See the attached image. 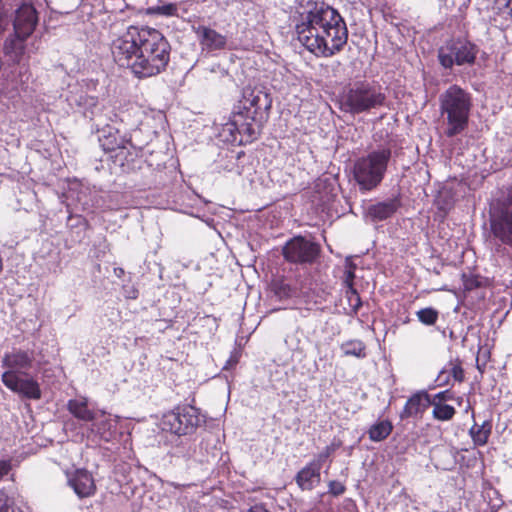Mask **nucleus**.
Wrapping results in <instances>:
<instances>
[{"mask_svg": "<svg viewBox=\"0 0 512 512\" xmlns=\"http://www.w3.org/2000/svg\"><path fill=\"white\" fill-rule=\"evenodd\" d=\"M320 246L305 237L297 236L283 247L284 258L291 263L312 264L320 254Z\"/></svg>", "mask_w": 512, "mask_h": 512, "instance_id": "9b49d317", "label": "nucleus"}, {"mask_svg": "<svg viewBox=\"0 0 512 512\" xmlns=\"http://www.w3.org/2000/svg\"><path fill=\"white\" fill-rule=\"evenodd\" d=\"M178 5L176 3H163V6H148L146 14L172 17L178 15Z\"/></svg>", "mask_w": 512, "mask_h": 512, "instance_id": "cd10ccee", "label": "nucleus"}, {"mask_svg": "<svg viewBox=\"0 0 512 512\" xmlns=\"http://www.w3.org/2000/svg\"><path fill=\"white\" fill-rule=\"evenodd\" d=\"M10 512H23L20 508L18 507H14V509H12Z\"/></svg>", "mask_w": 512, "mask_h": 512, "instance_id": "a18cd8bd", "label": "nucleus"}, {"mask_svg": "<svg viewBox=\"0 0 512 512\" xmlns=\"http://www.w3.org/2000/svg\"><path fill=\"white\" fill-rule=\"evenodd\" d=\"M478 49L473 43L465 40H456L446 43L439 49L438 58L440 64L446 68H452L454 64H473Z\"/></svg>", "mask_w": 512, "mask_h": 512, "instance_id": "1a4fd4ad", "label": "nucleus"}, {"mask_svg": "<svg viewBox=\"0 0 512 512\" xmlns=\"http://www.w3.org/2000/svg\"><path fill=\"white\" fill-rule=\"evenodd\" d=\"M393 426L390 421L383 420L375 423L368 431L370 440L380 442L386 439L392 432Z\"/></svg>", "mask_w": 512, "mask_h": 512, "instance_id": "393cba45", "label": "nucleus"}, {"mask_svg": "<svg viewBox=\"0 0 512 512\" xmlns=\"http://www.w3.org/2000/svg\"><path fill=\"white\" fill-rule=\"evenodd\" d=\"M385 99L380 86L356 82L342 94L340 108L347 113L360 114L382 106Z\"/></svg>", "mask_w": 512, "mask_h": 512, "instance_id": "423d86ee", "label": "nucleus"}, {"mask_svg": "<svg viewBox=\"0 0 512 512\" xmlns=\"http://www.w3.org/2000/svg\"><path fill=\"white\" fill-rule=\"evenodd\" d=\"M321 464L310 462L303 467L296 475V483L302 490H312L320 483Z\"/></svg>", "mask_w": 512, "mask_h": 512, "instance_id": "a211bd4d", "label": "nucleus"}, {"mask_svg": "<svg viewBox=\"0 0 512 512\" xmlns=\"http://www.w3.org/2000/svg\"><path fill=\"white\" fill-rule=\"evenodd\" d=\"M271 104L272 100L267 93L260 90H244L238 110L234 112L232 120L225 124L224 131L231 134L232 141L237 140L236 133L242 136L239 142L256 139L267 119Z\"/></svg>", "mask_w": 512, "mask_h": 512, "instance_id": "7ed1b4c3", "label": "nucleus"}, {"mask_svg": "<svg viewBox=\"0 0 512 512\" xmlns=\"http://www.w3.org/2000/svg\"><path fill=\"white\" fill-rule=\"evenodd\" d=\"M171 47L157 29L149 26H129L111 43L114 61L129 68L139 78H147L164 71L170 60Z\"/></svg>", "mask_w": 512, "mask_h": 512, "instance_id": "f257e3e1", "label": "nucleus"}, {"mask_svg": "<svg viewBox=\"0 0 512 512\" xmlns=\"http://www.w3.org/2000/svg\"><path fill=\"white\" fill-rule=\"evenodd\" d=\"M26 39L18 38L15 33L11 35L4 43L3 50L14 61L19 62L24 53V41Z\"/></svg>", "mask_w": 512, "mask_h": 512, "instance_id": "412c9836", "label": "nucleus"}, {"mask_svg": "<svg viewBox=\"0 0 512 512\" xmlns=\"http://www.w3.org/2000/svg\"><path fill=\"white\" fill-rule=\"evenodd\" d=\"M204 422L199 410L191 405L177 406L165 413L162 418V429L176 435L193 433Z\"/></svg>", "mask_w": 512, "mask_h": 512, "instance_id": "0eeeda50", "label": "nucleus"}, {"mask_svg": "<svg viewBox=\"0 0 512 512\" xmlns=\"http://www.w3.org/2000/svg\"><path fill=\"white\" fill-rule=\"evenodd\" d=\"M196 34L203 50H220L226 45V37L209 27L199 26Z\"/></svg>", "mask_w": 512, "mask_h": 512, "instance_id": "f3484780", "label": "nucleus"}, {"mask_svg": "<svg viewBox=\"0 0 512 512\" xmlns=\"http://www.w3.org/2000/svg\"><path fill=\"white\" fill-rule=\"evenodd\" d=\"M94 119L97 128H101L103 125L107 123L111 126H116L118 123L123 121L120 115L114 112L113 110H109L105 114L96 115Z\"/></svg>", "mask_w": 512, "mask_h": 512, "instance_id": "c756f323", "label": "nucleus"}, {"mask_svg": "<svg viewBox=\"0 0 512 512\" xmlns=\"http://www.w3.org/2000/svg\"><path fill=\"white\" fill-rule=\"evenodd\" d=\"M294 22L298 41L317 57H332L347 43L348 29L343 17L325 3H313Z\"/></svg>", "mask_w": 512, "mask_h": 512, "instance_id": "f03ea898", "label": "nucleus"}, {"mask_svg": "<svg viewBox=\"0 0 512 512\" xmlns=\"http://www.w3.org/2000/svg\"><path fill=\"white\" fill-rule=\"evenodd\" d=\"M341 350L346 356H355L358 358H364L365 344L360 340H349L341 345Z\"/></svg>", "mask_w": 512, "mask_h": 512, "instance_id": "c85d7f7f", "label": "nucleus"}, {"mask_svg": "<svg viewBox=\"0 0 512 512\" xmlns=\"http://www.w3.org/2000/svg\"><path fill=\"white\" fill-rule=\"evenodd\" d=\"M391 157V147L381 145L354 162L353 176L361 191H371L382 182Z\"/></svg>", "mask_w": 512, "mask_h": 512, "instance_id": "39448f33", "label": "nucleus"}, {"mask_svg": "<svg viewBox=\"0 0 512 512\" xmlns=\"http://www.w3.org/2000/svg\"><path fill=\"white\" fill-rule=\"evenodd\" d=\"M450 375L458 382H462L464 380V370L458 360L456 362H450L448 368H444L439 373L437 377L439 385L447 383Z\"/></svg>", "mask_w": 512, "mask_h": 512, "instance_id": "b1692460", "label": "nucleus"}, {"mask_svg": "<svg viewBox=\"0 0 512 512\" xmlns=\"http://www.w3.org/2000/svg\"><path fill=\"white\" fill-rule=\"evenodd\" d=\"M11 468L9 460H0V480L11 471Z\"/></svg>", "mask_w": 512, "mask_h": 512, "instance_id": "58836bf2", "label": "nucleus"}, {"mask_svg": "<svg viewBox=\"0 0 512 512\" xmlns=\"http://www.w3.org/2000/svg\"><path fill=\"white\" fill-rule=\"evenodd\" d=\"M36 10L31 4L21 5L15 13L13 28L15 35L20 39H27L37 24Z\"/></svg>", "mask_w": 512, "mask_h": 512, "instance_id": "2eb2a0df", "label": "nucleus"}, {"mask_svg": "<svg viewBox=\"0 0 512 512\" xmlns=\"http://www.w3.org/2000/svg\"><path fill=\"white\" fill-rule=\"evenodd\" d=\"M99 133V143L104 151L117 152L116 159L123 166L124 161H129L128 157L137 155L136 147L132 143L131 136L127 133H121L117 126L105 124L97 128Z\"/></svg>", "mask_w": 512, "mask_h": 512, "instance_id": "6e6552de", "label": "nucleus"}, {"mask_svg": "<svg viewBox=\"0 0 512 512\" xmlns=\"http://www.w3.org/2000/svg\"><path fill=\"white\" fill-rule=\"evenodd\" d=\"M34 356L32 352L21 349H13L6 353L2 359V367L6 370L3 374L23 375L32 368Z\"/></svg>", "mask_w": 512, "mask_h": 512, "instance_id": "4468645a", "label": "nucleus"}, {"mask_svg": "<svg viewBox=\"0 0 512 512\" xmlns=\"http://www.w3.org/2000/svg\"><path fill=\"white\" fill-rule=\"evenodd\" d=\"M355 265L351 261H346V270L344 273L343 283L346 287L353 286V279L355 277L354 274Z\"/></svg>", "mask_w": 512, "mask_h": 512, "instance_id": "f704fd0d", "label": "nucleus"}, {"mask_svg": "<svg viewBox=\"0 0 512 512\" xmlns=\"http://www.w3.org/2000/svg\"><path fill=\"white\" fill-rule=\"evenodd\" d=\"M431 406L433 407L432 416L438 421H449L456 413L453 406L435 400H432Z\"/></svg>", "mask_w": 512, "mask_h": 512, "instance_id": "a878e982", "label": "nucleus"}, {"mask_svg": "<svg viewBox=\"0 0 512 512\" xmlns=\"http://www.w3.org/2000/svg\"><path fill=\"white\" fill-rule=\"evenodd\" d=\"M346 297L354 312H356L362 305L360 296L353 286L346 287Z\"/></svg>", "mask_w": 512, "mask_h": 512, "instance_id": "473e14b6", "label": "nucleus"}, {"mask_svg": "<svg viewBox=\"0 0 512 512\" xmlns=\"http://www.w3.org/2000/svg\"><path fill=\"white\" fill-rule=\"evenodd\" d=\"M248 512H269L263 505H255Z\"/></svg>", "mask_w": 512, "mask_h": 512, "instance_id": "79ce46f5", "label": "nucleus"}, {"mask_svg": "<svg viewBox=\"0 0 512 512\" xmlns=\"http://www.w3.org/2000/svg\"><path fill=\"white\" fill-rule=\"evenodd\" d=\"M14 507V499L9 497L3 489H0V512H10Z\"/></svg>", "mask_w": 512, "mask_h": 512, "instance_id": "72a5a7b5", "label": "nucleus"}, {"mask_svg": "<svg viewBox=\"0 0 512 512\" xmlns=\"http://www.w3.org/2000/svg\"><path fill=\"white\" fill-rule=\"evenodd\" d=\"M477 286H478V282L475 279L468 278V279L464 280V288H465V290H472V289H474Z\"/></svg>", "mask_w": 512, "mask_h": 512, "instance_id": "ea45409f", "label": "nucleus"}, {"mask_svg": "<svg viewBox=\"0 0 512 512\" xmlns=\"http://www.w3.org/2000/svg\"><path fill=\"white\" fill-rule=\"evenodd\" d=\"M345 490V485L339 481L333 480L328 483V493L333 496H340L345 492Z\"/></svg>", "mask_w": 512, "mask_h": 512, "instance_id": "c9c22d12", "label": "nucleus"}, {"mask_svg": "<svg viewBox=\"0 0 512 512\" xmlns=\"http://www.w3.org/2000/svg\"><path fill=\"white\" fill-rule=\"evenodd\" d=\"M331 453V448L326 447L325 451L319 454L318 459L315 461L316 463H320L322 465V462L329 457Z\"/></svg>", "mask_w": 512, "mask_h": 512, "instance_id": "a19ab883", "label": "nucleus"}, {"mask_svg": "<svg viewBox=\"0 0 512 512\" xmlns=\"http://www.w3.org/2000/svg\"><path fill=\"white\" fill-rule=\"evenodd\" d=\"M124 273V270L122 268L115 269V274L120 277Z\"/></svg>", "mask_w": 512, "mask_h": 512, "instance_id": "c03bdc74", "label": "nucleus"}, {"mask_svg": "<svg viewBox=\"0 0 512 512\" xmlns=\"http://www.w3.org/2000/svg\"><path fill=\"white\" fill-rule=\"evenodd\" d=\"M491 433V425L484 422L482 425L474 424L470 429V435L476 445L483 446L487 443Z\"/></svg>", "mask_w": 512, "mask_h": 512, "instance_id": "bb28decb", "label": "nucleus"}, {"mask_svg": "<svg viewBox=\"0 0 512 512\" xmlns=\"http://www.w3.org/2000/svg\"><path fill=\"white\" fill-rule=\"evenodd\" d=\"M93 421H95L94 426L96 427L97 433L102 439L108 441L111 436V429L116 426V420L102 412L100 416L96 414V419Z\"/></svg>", "mask_w": 512, "mask_h": 512, "instance_id": "5701e85b", "label": "nucleus"}, {"mask_svg": "<svg viewBox=\"0 0 512 512\" xmlns=\"http://www.w3.org/2000/svg\"><path fill=\"white\" fill-rule=\"evenodd\" d=\"M416 315L418 320L425 325H434L438 320V311L432 307L420 309Z\"/></svg>", "mask_w": 512, "mask_h": 512, "instance_id": "2f4dec72", "label": "nucleus"}, {"mask_svg": "<svg viewBox=\"0 0 512 512\" xmlns=\"http://www.w3.org/2000/svg\"><path fill=\"white\" fill-rule=\"evenodd\" d=\"M400 205L401 203L398 198L378 202L367 208V215L374 221H383L395 214Z\"/></svg>", "mask_w": 512, "mask_h": 512, "instance_id": "6ab92c4d", "label": "nucleus"}, {"mask_svg": "<svg viewBox=\"0 0 512 512\" xmlns=\"http://www.w3.org/2000/svg\"><path fill=\"white\" fill-rule=\"evenodd\" d=\"M271 291L280 299H289L297 294V290L287 280L278 278L271 282Z\"/></svg>", "mask_w": 512, "mask_h": 512, "instance_id": "4be33fe9", "label": "nucleus"}, {"mask_svg": "<svg viewBox=\"0 0 512 512\" xmlns=\"http://www.w3.org/2000/svg\"><path fill=\"white\" fill-rule=\"evenodd\" d=\"M98 99L94 96L83 95L79 98V105L84 106L85 108L92 109L97 106Z\"/></svg>", "mask_w": 512, "mask_h": 512, "instance_id": "e433bc0d", "label": "nucleus"}, {"mask_svg": "<svg viewBox=\"0 0 512 512\" xmlns=\"http://www.w3.org/2000/svg\"><path fill=\"white\" fill-rule=\"evenodd\" d=\"M490 225L494 237L512 247V187L493 215Z\"/></svg>", "mask_w": 512, "mask_h": 512, "instance_id": "9d476101", "label": "nucleus"}, {"mask_svg": "<svg viewBox=\"0 0 512 512\" xmlns=\"http://www.w3.org/2000/svg\"><path fill=\"white\" fill-rule=\"evenodd\" d=\"M163 3H167L163 0H147L148 6H163Z\"/></svg>", "mask_w": 512, "mask_h": 512, "instance_id": "37998d69", "label": "nucleus"}, {"mask_svg": "<svg viewBox=\"0 0 512 512\" xmlns=\"http://www.w3.org/2000/svg\"><path fill=\"white\" fill-rule=\"evenodd\" d=\"M431 403L430 395L426 391H418L407 400L400 417L401 419H407L421 416L431 406Z\"/></svg>", "mask_w": 512, "mask_h": 512, "instance_id": "dca6fc26", "label": "nucleus"}, {"mask_svg": "<svg viewBox=\"0 0 512 512\" xmlns=\"http://www.w3.org/2000/svg\"><path fill=\"white\" fill-rule=\"evenodd\" d=\"M452 399H453L452 394L450 393L449 390H446V391H442V392H439L436 395H434L432 400L442 403L443 401H448V400H452Z\"/></svg>", "mask_w": 512, "mask_h": 512, "instance_id": "4c0bfd02", "label": "nucleus"}, {"mask_svg": "<svg viewBox=\"0 0 512 512\" xmlns=\"http://www.w3.org/2000/svg\"><path fill=\"white\" fill-rule=\"evenodd\" d=\"M68 485L79 498H88L95 494L96 484L91 472L84 468L67 471Z\"/></svg>", "mask_w": 512, "mask_h": 512, "instance_id": "ddd939ff", "label": "nucleus"}, {"mask_svg": "<svg viewBox=\"0 0 512 512\" xmlns=\"http://www.w3.org/2000/svg\"><path fill=\"white\" fill-rule=\"evenodd\" d=\"M440 110L446 116L445 135L452 138L468 127L472 108L471 94L458 85H451L439 97Z\"/></svg>", "mask_w": 512, "mask_h": 512, "instance_id": "20e7f679", "label": "nucleus"}, {"mask_svg": "<svg viewBox=\"0 0 512 512\" xmlns=\"http://www.w3.org/2000/svg\"><path fill=\"white\" fill-rule=\"evenodd\" d=\"M1 380L9 390L22 398L32 400L41 398L42 393L39 383L27 373L23 375L2 374Z\"/></svg>", "mask_w": 512, "mask_h": 512, "instance_id": "f8f14e48", "label": "nucleus"}, {"mask_svg": "<svg viewBox=\"0 0 512 512\" xmlns=\"http://www.w3.org/2000/svg\"><path fill=\"white\" fill-rule=\"evenodd\" d=\"M69 412L77 419L89 422L96 419V414L88 408L85 400L73 399L68 402Z\"/></svg>", "mask_w": 512, "mask_h": 512, "instance_id": "aec40b11", "label": "nucleus"}, {"mask_svg": "<svg viewBox=\"0 0 512 512\" xmlns=\"http://www.w3.org/2000/svg\"><path fill=\"white\" fill-rule=\"evenodd\" d=\"M496 14L505 20H512V0H494Z\"/></svg>", "mask_w": 512, "mask_h": 512, "instance_id": "7c9ffc66", "label": "nucleus"}]
</instances>
